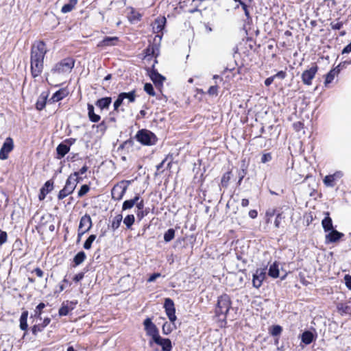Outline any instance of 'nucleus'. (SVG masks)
I'll list each match as a JSON object with an SVG mask.
<instances>
[{"label": "nucleus", "instance_id": "36", "mask_svg": "<svg viewBox=\"0 0 351 351\" xmlns=\"http://www.w3.org/2000/svg\"><path fill=\"white\" fill-rule=\"evenodd\" d=\"M124 99H124V97L123 96L122 93H120L118 95L117 99L114 102V105L113 106H114V111L119 112V108L121 106V105L123 104Z\"/></svg>", "mask_w": 351, "mask_h": 351}, {"label": "nucleus", "instance_id": "52", "mask_svg": "<svg viewBox=\"0 0 351 351\" xmlns=\"http://www.w3.org/2000/svg\"><path fill=\"white\" fill-rule=\"evenodd\" d=\"M344 280L346 287L351 290V276L350 275H346L344 277Z\"/></svg>", "mask_w": 351, "mask_h": 351}, {"label": "nucleus", "instance_id": "22", "mask_svg": "<svg viewBox=\"0 0 351 351\" xmlns=\"http://www.w3.org/2000/svg\"><path fill=\"white\" fill-rule=\"evenodd\" d=\"M166 23V19L165 17L158 18L155 20L153 25V30L154 33H159L162 32Z\"/></svg>", "mask_w": 351, "mask_h": 351}, {"label": "nucleus", "instance_id": "7", "mask_svg": "<svg viewBox=\"0 0 351 351\" xmlns=\"http://www.w3.org/2000/svg\"><path fill=\"white\" fill-rule=\"evenodd\" d=\"M92 227V220L88 215L82 216L80 219L78 227V237L80 238L84 234L87 232Z\"/></svg>", "mask_w": 351, "mask_h": 351}, {"label": "nucleus", "instance_id": "11", "mask_svg": "<svg viewBox=\"0 0 351 351\" xmlns=\"http://www.w3.org/2000/svg\"><path fill=\"white\" fill-rule=\"evenodd\" d=\"M13 147L14 143L12 139L10 137L7 138L0 149V159H7L8 158V154L13 149Z\"/></svg>", "mask_w": 351, "mask_h": 351}, {"label": "nucleus", "instance_id": "37", "mask_svg": "<svg viewBox=\"0 0 351 351\" xmlns=\"http://www.w3.org/2000/svg\"><path fill=\"white\" fill-rule=\"evenodd\" d=\"M46 105V97H40L36 104V108L38 110H43Z\"/></svg>", "mask_w": 351, "mask_h": 351}, {"label": "nucleus", "instance_id": "60", "mask_svg": "<svg viewBox=\"0 0 351 351\" xmlns=\"http://www.w3.org/2000/svg\"><path fill=\"white\" fill-rule=\"evenodd\" d=\"M34 273L39 278H42L43 276V271L40 268H36L34 269Z\"/></svg>", "mask_w": 351, "mask_h": 351}, {"label": "nucleus", "instance_id": "28", "mask_svg": "<svg viewBox=\"0 0 351 351\" xmlns=\"http://www.w3.org/2000/svg\"><path fill=\"white\" fill-rule=\"evenodd\" d=\"M68 95V92L65 89H60L56 91L52 96L51 99L53 102H58L64 98Z\"/></svg>", "mask_w": 351, "mask_h": 351}, {"label": "nucleus", "instance_id": "58", "mask_svg": "<svg viewBox=\"0 0 351 351\" xmlns=\"http://www.w3.org/2000/svg\"><path fill=\"white\" fill-rule=\"evenodd\" d=\"M83 278H84V274H82V273H80V274H76V275L73 277V280H74L75 282H79V281H80Z\"/></svg>", "mask_w": 351, "mask_h": 351}, {"label": "nucleus", "instance_id": "21", "mask_svg": "<svg viewBox=\"0 0 351 351\" xmlns=\"http://www.w3.org/2000/svg\"><path fill=\"white\" fill-rule=\"evenodd\" d=\"M316 338V335L311 331H305L301 335L302 342L306 345H308L312 343Z\"/></svg>", "mask_w": 351, "mask_h": 351}, {"label": "nucleus", "instance_id": "56", "mask_svg": "<svg viewBox=\"0 0 351 351\" xmlns=\"http://www.w3.org/2000/svg\"><path fill=\"white\" fill-rule=\"evenodd\" d=\"M274 215V210H271L267 211V213H266V216L267 217V219H266L267 223L269 222L270 217H273Z\"/></svg>", "mask_w": 351, "mask_h": 351}, {"label": "nucleus", "instance_id": "24", "mask_svg": "<svg viewBox=\"0 0 351 351\" xmlns=\"http://www.w3.org/2000/svg\"><path fill=\"white\" fill-rule=\"evenodd\" d=\"M112 101V99L110 97L101 98L97 101L96 106L101 110L107 109L109 108Z\"/></svg>", "mask_w": 351, "mask_h": 351}, {"label": "nucleus", "instance_id": "46", "mask_svg": "<svg viewBox=\"0 0 351 351\" xmlns=\"http://www.w3.org/2000/svg\"><path fill=\"white\" fill-rule=\"evenodd\" d=\"M208 93L212 96H217L218 94V86L216 85L211 86L208 90Z\"/></svg>", "mask_w": 351, "mask_h": 351}, {"label": "nucleus", "instance_id": "8", "mask_svg": "<svg viewBox=\"0 0 351 351\" xmlns=\"http://www.w3.org/2000/svg\"><path fill=\"white\" fill-rule=\"evenodd\" d=\"M143 325L147 335L151 337L152 338L150 341H153L155 338L160 335L158 329L157 328L156 325L152 322V319L150 318L145 319L143 322Z\"/></svg>", "mask_w": 351, "mask_h": 351}, {"label": "nucleus", "instance_id": "16", "mask_svg": "<svg viewBox=\"0 0 351 351\" xmlns=\"http://www.w3.org/2000/svg\"><path fill=\"white\" fill-rule=\"evenodd\" d=\"M343 176V173L341 171H336L335 173L332 175L326 176L323 182L326 186L333 187L335 184V181L340 179Z\"/></svg>", "mask_w": 351, "mask_h": 351}, {"label": "nucleus", "instance_id": "3", "mask_svg": "<svg viewBox=\"0 0 351 351\" xmlns=\"http://www.w3.org/2000/svg\"><path fill=\"white\" fill-rule=\"evenodd\" d=\"M47 49L43 41L36 42L32 47L31 60L44 61Z\"/></svg>", "mask_w": 351, "mask_h": 351}, {"label": "nucleus", "instance_id": "30", "mask_svg": "<svg viewBox=\"0 0 351 351\" xmlns=\"http://www.w3.org/2000/svg\"><path fill=\"white\" fill-rule=\"evenodd\" d=\"M139 199H140L139 196L136 195L134 197V199L125 200L123 203L122 209L128 210V209L132 208L135 205V204L139 200Z\"/></svg>", "mask_w": 351, "mask_h": 351}, {"label": "nucleus", "instance_id": "20", "mask_svg": "<svg viewBox=\"0 0 351 351\" xmlns=\"http://www.w3.org/2000/svg\"><path fill=\"white\" fill-rule=\"evenodd\" d=\"M53 189V183L50 181H47L44 186L41 188L38 198L40 200H43L45 198V196Z\"/></svg>", "mask_w": 351, "mask_h": 351}, {"label": "nucleus", "instance_id": "55", "mask_svg": "<svg viewBox=\"0 0 351 351\" xmlns=\"http://www.w3.org/2000/svg\"><path fill=\"white\" fill-rule=\"evenodd\" d=\"M162 331L165 335H167L169 332H171V329L170 328V325L168 324L167 323L164 324L162 326Z\"/></svg>", "mask_w": 351, "mask_h": 351}, {"label": "nucleus", "instance_id": "17", "mask_svg": "<svg viewBox=\"0 0 351 351\" xmlns=\"http://www.w3.org/2000/svg\"><path fill=\"white\" fill-rule=\"evenodd\" d=\"M119 40V38L117 36H107L105 37L102 40H101L98 43L97 46L99 47L115 46L118 44Z\"/></svg>", "mask_w": 351, "mask_h": 351}, {"label": "nucleus", "instance_id": "43", "mask_svg": "<svg viewBox=\"0 0 351 351\" xmlns=\"http://www.w3.org/2000/svg\"><path fill=\"white\" fill-rule=\"evenodd\" d=\"M144 90L149 95L154 96L155 93L153 86L149 83H146L144 86Z\"/></svg>", "mask_w": 351, "mask_h": 351}, {"label": "nucleus", "instance_id": "15", "mask_svg": "<svg viewBox=\"0 0 351 351\" xmlns=\"http://www.w3.org/2000/svg\"><path fill=\"white\" fill-rule=\"evenodd\" d=\"M342 237H343V233L332 229L327 232L325 236V242L326 243H335L339 241Z\"/></svg>", "mask_w": 351, "mask_h": 351}, {"label": "nucleus", "instance_id": "49", "mask_svg": "<svg viewBox=\"0 0 351 351\" xmlns=\"http://www.w3.org/2000/svg\"><path fill=\"white\" fill-rule=\"evenodd\" d=\"M69 313V308L66 306H62L59 309V315L60 316H65V315H68Z\"/></svg>", "mask_w": 351, "mask_h": 351}, {"label": "nucleus", "instance_id": "62", "mask_svg": "<svg viewBox=\"0 0 351 351\" xmlns=\"http://www.w3.org/2000/svg\"><path fill=\"white\" fill-rule=\"evenodd\" d=\"M273 77H279V78H281V79H283L285 78V73L283 72V71H280L278 73H277L275 75H274Z\"/></svg>", "mask_w": 351, "mask_h": 351}, {"label": "nucleus", "instance_id": "34", "mask_svg": "<svg viewBox=\"0 0 351 351\" xmlns=\"http://www.w3.org/2000/svg\"><path fill=\"white\" fill-rule=\"evenodd\" d=\"M86 258V254L84 252H78L74 257V262L75 265H78L84 262Z\"/></svg>", "mask_w": 351, "mask_h": 351}, {"label": "nucleus", "instance_id": "45", "mask_svg": "<svg viewBox=\"0 0 351 351\" xmlns=\"http://www.w3.org/2000/svg\"><path fill=\"white\" fill-rule=\"evenodd\" d=\"M89 191V187L86 184H84L81 186L80 191H78V196L82 197L85 194H86Z\"/></svg>", "mask_w": 351, "mask_h": 351}, {"label": "nucleus", "instance_id": "44", "mask_svg": "<svg viewBox=\"0 0 351 351\" xmlns=\"http://www.w3.org/2000/svg\"><path fill=\"white\" fill-rule=\"evenodd\" d=\"M230 172H227L223 176L221 180V183L223 186H226L228 185V183L230 179Z\"/></svg>", "mask_w": 351, "mask_h": 351}, {"label": "nucleus", "instance_id": "50", "mask_svg": "<svg viewBox=\"0 0 351 351\" xmlns=\"http://www.w3.org/2000/svg\"><path fill=\"white\" fill-rule=\"evenodd\" d=\"M247 1H249L248 0H244L243 2H241L240 3V5H241L243 10H244L245 16L247 17H249L250 16V13H249L248 10H247Z\"/></svg>", "mask_w": 351, "mask_h": 351}, {"label": "nucleus", "instance_id": "63", "mask_svg": "<svg viewBox=\"0 0 351 351\" xmlns=\"http://www.w3.org/2000/svg\"><path fill=\"white\" fill-rule=\"evenodd\" d=\"M249 216L252 219L256 218L257 217V211L256 210H251L249 212Z\"/></svg>", "mask_w": 351, "mask_h": 351}, {"label": "nucleus", "instance_id": "25", "mask_svg": "<svg viewBox=\"0 0 351 351\" xmlns=\"http://www.w3.org/2000/svg\"><path fill=\"white\" fill-rule=\"evenodd\" d=\"M50 318L47 317L43 320L41 324L34 325L32 328V333L34 335H36L37 333L38 332H41L44 329V328L46 327L50 323Z\"/></svg>", "mask_w": 351, "mask_h": 351}, {"label": "nucleus", "instance_id": "12", "mask_svg": "<svg viewBox=\"0 0 351 351\" xmlns=\"http://www.w3.org/2000/svg\"><path fill=\"white\" fill-rule=\"evenodd\" d=\"M317 69V66H313L302 73V80L304 84L309 86L312 84V80L315 77Z\"/></svg>", "mask_w": 351, "mask_h": 351}, {"label": "nucleus", "instance_id": "19", "mask_svg": "<svg viewBox=\"0 0 351 351\" xmlns=\"http://www.w3.org/2000/svg\"><path fill=\"white\" fill-rule=\"evenodd\" d=\"M149 77L151 80L153 81V82L158 86L162 85L165 80V77H163L162 75H160L154 70L150 71Z\"/></svg>", "mask_w": 351, "mask_h": 351}, {"label": "nucleus", "instance_id": "1", "mask_svg": "<svg viewBox=\"0 0 351 351\" xmlns=\"http://www.w3.org/2000/svg\"><path fill=\"white\" fill-rule=\"evenodd\" d=\"M75 64V61L71 58H65L57 63L51 72L54 75H64L71 73Z\"/></svg>", "mask_w": 351, "mask_h": 351}, {"label": "nucleus", "instance_id": "2", "mask_svg": "<svg viewBox=\"0 0 351 351\" xmlns=\"http://www.w3.org/2000/svg\"><path fill=\"white\" fill-rule=\"evenodd\" d=\"M78 176L79 173H74L69 176L64 187L58 193V198L59 199H62L73 192L79 182Z\"/></svg>", "mask_w": 351, "mask_h": 351}, {"label": "nucleus", "instance_id": "18", "mask_svg": "<svg viewBox=\"0 0 351 351\" xmlns=\"http://www.w3.org/2000/svg\"><path fill=\"white\" fill-rule=\"evenodd\" d=\"M280 265L278 262H274L270 265L268 274L270 277L276 278L280 276Z\"/></svg>", "mask_w": 351, "mask_h": 351}, {"label": "nucleus", "instance_id": "33", "mask_svg": "<svg viewBox=\"0 0 351 351\" xmlns=\"http://www.w3.org/2000/svg\"><path fill=\"white\" fill-rule=\"evenodd\" d=\"M141 15L133 8L130 9L128 14V19L130 21H138L141 19Z\"/></svg>", "mask_w": 351, "mask_h": 351}, {"label": "nucleus", "instance_id": "64", "mask_svg": "<svg viewBox=\"0 0 351 351\" xmlns=\"http://www.w3.org/2000/svg\"><path fill=\"white\" fill-rule=\"evenodd\" d=\"M241 204L243 207H247L249 205V200L247 199H243Z\"/></svg>", "mask_w": 351, "mask_h": 351}, {"label": "nucleus", "instance_id": "59", "mask_svg": "<svg viewBox=\"0 0 351 351\" xmlns=\"http://www.w3.org/2000/svg\"><path fill=\"white\" fill-rule=\"evenodd\" d=\"M332 27L335 29H339L342 27V23L339 22L337 23H331Z\"/></svg>", "mask_w": 351, "mask_h": 351}, {"label": "nucleus", "instance_id": "32", "mask_svg": "<svg viewBox=\"0 0 351 351\" xmlns=\"http://www.w3.org/2000/svg\"><path fill=\"white\" fill-rule=\"evenodd\" d=\"M338 73L339 71H337L336 69L330 70V72L326 75L325 85L326 86L327 84L331 83Z\"/></svg>", "mask_w": 351, "mask_h": 351}, {"label": "nucleus", "instance_id": "51", "mask_svg": "<svg viewBox=\"0 0 351 351\" xmlns=\"http://www.w3.org/2000/svg\"><path fill=\"white\" fill-rule=\"evenodd\" d=\"M45 304L44 303H40L37 306L35 311L36 315H38L39 317L41 314V311L45 308Z\"/></svg>", "mask_w": 351, "mask_h": 351}, {"label": "nucleus", "instance_id": "40", "mask_svg": "<svg viewBox=\"0 0 351 351\" xmlns=\"http://www.w3.org/2000/svg\"><path fill=\"white\" fill-rule=\"evenodd\" d=\"M121 221H122V216L121 215H117L114 218V219L112 222V228L113 230L117 229L120 226Z\"/></svg>", "mask_w": 351, "mask_h": 351}, {"label": "nucleus", "instance_id": "9", "mask_svg": "<svg viewBox=\"0 0 351 351\" xmlns=\"http://www.w3.org/2000/svg\"><path fill=\"white\" fill-rule=\"evenodd\" d=\"M164 308H165L168 318L173 323L176 320V315L173 300L170 298H166L165 300Z\"/></svg>", "mask_w": 351, "mask_h": 351}, {"label": "nucleus", "instance_id": "5", "mask_svg": "<svg viewBox=\"0 0 351 351\" xmlns=\"http://www.w3.org/2000/svg\"><path fill=\"white\" fill-rule=\"evenodd\" d=\"M136 137L138 141L145 145H154L157 140L155 134L147 130L138 132Z\"/></svg>", "mask_w": 351, "mask_h": 351}, {"label": "nucleus", "instance_id": "10", "mask_svg": "<svg viewBox=\"0 0 351 351\" xmlns=\"http://www.w3.org/2000/svg\"><path fill=\"white\" fill-rule=\"evenodd\" d=\"M266 277V269H257L253 274L252 284L255 288H259Z\"/></svg>", "mask_w": 351, "mask_h": 351}, {"label": "nucleus", "instance_id": "39", "mask_svg": "<svg viewBox=\"0 0 351 351\" xmlns=\"http://www.w3.org/2000/svg\"><path fill=\"white\" fill-rule=\"evenodd\" d=\"M95 239H96V235H95V234L90 235L88 237V238L86 240V241L84 242V247L86 250L90 249L91 245H92L93 242L95 240Z\"/></svg>", "mask_w": 351, "mask_h": 351}, {"label": "nucleus", "instance_id": "38", "mask_svg": "<svg viewBox=\"0 0 351 351\" xmlns=\"http://www.w3.org/2000/svg\"><path fill=\"white\" fill-rule=\"evenodd\" d=\"M175 236V231L173 229H169L164 234V240L166 242L171 241Z\"/></svg>", "mask_w": 351, "mask_h": 351}, {"label": "nucleus", "instance_id": "23", "mask_svg": "<svg viewBox=\"0 0 351 351\" xmlns=\"http://www.w3.org/2000/svg\"><path fill=\"white\" fill-rule=\"evenodd\" d=\"M326 217L322 221V225L323 227V229L326 232H329L330 230L334 229L332 226V221L331 218L329 216V213H326Z\"/></svg>", "mask_w": 351, "mask_h": 351}, {"label": "nucleus", "instance_id": "13", "mask_svg": "<svg viewBox=\"0 0 351 351\" xmlns=\"http://www.w3.org/2000/svg\"><path fill=\"white\" fill-rule=\"evenodd\" d=\"M153 342L161 346L162 351H171L172 344L169 339L162 338L158 335L153 341H149V345H152Z\"/></svg>", "mask_w": 351, "mask_h": 351}, {"label": "nucleus", "instance_id": "35", "mask_svg": "<svg viewBox=\"0 0 351 351\" xmlns=\"http://www.w3.org/2000/svg\"><path fill=\"white\" fill-rule=\"evenodd\" d=\"M135 218L133 215H127L123 219V223L127 226L128 228H130L134 223Z\"/></svg>", "mask_w": 351, "mask_h": 351}, {"label": "nucleus", "instance_id": "41", "mask_svg": "<svg viewBox=\"0 0 351 351\" xmlns=\"http://www.w3.org/2000/svg\"><path fill=\"white\" fill-rule=\"evenodd\" d=\"M124 99H127L129 102H134L135 101V92L131 91L129 93H122Z\"/></svg>", "mask_w": 351, "mask_h": 351}, {"label": "nucleus", "instance_id": "26", "mask_svg": "<svg viewBox=\"0 0 351 351\" xmlns=\"http://www.w3.org/2000/svg\"><path fill=\"white\" fill-rule=\"evenodd\" d=\"M70 150V147L63 143H60L56 148L58 158H63Z\"/></svg>", "mask_w": 351, "mask_h": 351}, {"label": "nucleus", "instance_id": "14", "mask_svg": "<svg viewBox=\"0 0 351 351\" xmlns=\"http://www.w3.org/2000/svg\"><path fill=\"white\" fill-rule=\"evenodd\" d=\"M44 61L31 60V73L34 78H36L41 74L43 69Z\"/></svg>", "mask_w": 351, "mask_h": 351}, {"label": "nucleus", "instance_id": "27", "mask_svg": "<svg viewBox=\"0 0 351 351\" xmlns=\"http://www.w3.org/2000/svg\"><path fill=\"white\" fill-rule=\"evenodd\" d=\"M27 317H28V311H24L20 317V328L22 330L27 331L28 325H27Z\"/></svg>", "mask_w": 351, "mask_h": 351}, {"label": "nucleus", "instance_id": "47", "mask_svg": "<svg viewBox=\"0 0 351 351\" xmlns=\"http://www.w3.org/2000/svg\"><path fill=\"white\" fill-rule=\"evenodd\" d=\"M8 234L6 232L0 230V245H3L7 241Z\"/></svg>", "mask_w": 351, "mask_h": 351}, {"label": "nucleus", "instance_id": "53", "mask_svg": "<svg viewBox=\"0 0 351 351\" xmlns=\"http://www.w3.org/2000/svg\"><path fill=\"white\" fill-rule=\"evenodd\" d=\"M161 274L160 273H154L149 276L147 280V282H152L155 281L158 278L160 277Z\"/></svg>", "mask_w": 351, "mask_h": 351}, {"label": "nucleus", "instance_id": "31", "mask_svg": "<svg viewBox=\"0 0 351 351\" xmlns=\"http://www.w3.org/2000/svg\"><path fill=\"white\" fill-rule=\"evenodd\" d=\"M77 3V0H69L68 3L64 5L61 9V12L64 14L71 12Z\"/></svg>", "mask_w": 351, "mask_h": 351}, {"label": "nucleus", "instance_id": "48", "mask_svg": "<svg viewBox=\"0 0 351 351\" xmlns=\"http://www.w3.org/2000/svg\"><path fill=\"white\" fill-rule=\"evenodd\" d=\"M272 157L270 153L263 154L261 157V162L266 163L271 160Z\"/></svg>", "mask_w": 351, "mask_h": 351}, {"label": "nucleus", "instance_id": "42", "mask_svg": "<svg viewBox=\"0 0 351 351\" xmlns=\"http://www.w3.org/2000/svg\"><path fill=\"white\" fill-rule=\"evenodd\" d=\"M282 330V328L280 326L276 325L271 328L270 333L273 336H278L281 333Z\"/></svg>", "mask_w": 351, "mask_h": 351}, {"label": "nucleus", "instance_id": "4", "mask_svg": "<svg viewBox=\"0 0 351 351\" xmlns=\"http://www.w3.org/2000/svg\"><path fill=\"white\" fill-rule=\"evenodd\" d=\"M231 306L229 296L226 294L222 295L218 298L216 314L218 316L223 315L225 317Z\"/></svg>", "mask_w": 351, "mask_h": 351}, {"label": "nucleus", "instance_id": "29", "mask_svg": "<svg viewBox=\"0 0 351 351\" xmlns=\"http://www.w3.org/2000/svg\"><path fill=\"white\" fill-rule=\"evenodd\" d=\"M88 117L92 122L96 123L100 120V116L95 113L93 105L88 104Z\"/></svg>", "mask_w": 351, "mask_h": 351}, {"label": "nucleus", "instance_id": "6", "mask_svg": "<svg viewBox=\"0 0 351 351\" xmlns=\"http://www.w3.org/2000/svg\"><path fill=\"white\" fill-rule=\"evenodd\" d=\"M130 181H122L119 184L115 185L111 191L112 197L114 199L120 200L123 198L128 184Z\"/></svg>", "mask_w": 351, "mask_h": 351}, {"label": "nucleus", "instance_id": "61", "mask_svg": "<svg viewBox=\"0 0 351 351\" xmlns=\"http://www.w3.org/2000/svg\"><path fill=\"white\" fill-rule=\"evenodd\" d=\"M274 80V77H268L265 80V86H269L270 84H271V83L273 82Z\"/></svg>", "mask_w": 351, "mask_h": 351}, {"label": "nucleus", "instance_id": "57", "mask_svg": "<svg viewBox=\"0 0 351 351\" xmlns=\"http://www.w3.org/2000/svg\"><path fill=\"white\" fill-rule=\"evenodd\" d=\"M135 204L138 208V210H142L144 208V202L142 199L141 201H138Z\"/></svg>", "mask_w": 351, "mask_h": 351}, {"label": "nucleus", "instance_id": "54", "mask_svg": "<svg viewBox=\"0 0 351 351\" xmlns=\"http://www.w3.org/2000/svg\"><path fill=\"white\" fill-rule=\"evenodd\" d=\"M282 219H283V217H282L281 214H278L276 216L275 221H274V225H275L276 228H279L280 224L281 221H282Z\"/></svg>", "mask_w": 351, "mask_h": 351}]
</instances>
